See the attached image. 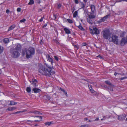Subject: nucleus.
<instances>
[{
    "label": "nucleus",
    "instance_id": "9d476101",
    "mask_svg": "<svg viewBox=\"0 0 127 127\" xmlns=\"http://www.w3.org/2000/svg\"><path fill=\"white\" fill-rule=\"evenodd\" d=\"M46 58L47 59V61L51 63V64H52L53 63V61L52 59L50 57V55L47 54L46 56Z\"/></svg>",
    "mask_w": 127,
    "mask_h": 127
},
{
    "label": "nucleus",
    "instance_id": "c756f323",
    "mask_svg": "<svg viewBox=\"0 0 127 127\" xmlns=\"http://www.w3.org/2000/svg\"><path fill=\"white\" fill-rule=\"evenodd\" d=\"M86 4L84 3H82L80 5L81 7V8H82L84 9V8L86 6Z\"/></svg>",
    "mask_w": 127,
    "mask_h": 127
},
{
    "label": "nucleus",
    "instance_id": "69168bd1",
    "mask_svg": "<svg viewBox=\"0 0 127 127\" xmlns=\"http://www.w3.org/2000/svg\"><path fill=\"white\" fill-rule=\"evenodd\" d=\"M118 74V73H117L116 72H115L114 73V75L115 76H116Z\"/></svg>",
    "mask_w": 127,
    "mask_h": 127
},
{
    "label": "nucleus",
    "instance_id": "7ed1b4c3",
    "mask_svg": "<svg viewBox=\"0 0 127 127\" xmlns=\"http://www.w3.org/2000/svg\"><path fill=\"white\" fill-rule=\"evenodd\" d=\"M108 40L110 42H112L116 45L119 44L118 37L116 35H113L110 38H109Z\"/></svg>",
    "mask_w": 127,
    "mask_h": 127
},
{
    "label": "nucleus",
    "instance_id": "f3484780",
    "mask_svg": "<svg viewBox=\"0 0 127 127\" xmlns=\"http://www.w3.org/2000/svg\"><path fill=\"white\" fill-rule=\"evenodd\" d=\"M16 27L15 25L13 24L8 29V31H9L13 29Z\"/></svg>",
    "mask_w": 127,
    "mask_h": 127
},
{
    "label": "nucleus",
    "instance_id": "72a5a7b5",
    "mask_svg": "<svg viewBox=\"0 0 127 127\" xmlns=\"http://www.w3.org/2000/svg\"><path fill=\"white\" fill-rule=\"evenodd\" d=\"M110 116L109 115H106L105 116H103V118H107L108 119L110 117Z\"/></svg>",
    "mask_w": 127,
    "mask_h": 127
},
{
    "label": "nucleus",
    "instance_id": "8fccbe9b",
    "mask_svg": "<svg viewBox=\"0 0 127 127\" xmlns=\"http://www.w3.org/2000/svg\"><path fill=\"white\" fill-rule=\"evenodd\" d=\"M61 4H59L58 5L57 8L58 9H59L61 7Z\"/></svg>",
    "mask_w": 127,
    "mask_h": 127
},
{
    "label": "nucleus",
    "instance_id": "603ef678",
    "mask_svg": "<svg viewBox=\"0 0 127 127\" xmlns=\"http://www.w3.org/2000/svg\"><path fill=\"white\" fill-rule=\"evenodd\" d=\"M97 57L99 58L100 59H101L103 58V57L100 56L99 55H98Z\"/></svg>",
    "mask_w": 127,
    "mask_h": 127
},
{
    "label": "nucleus",
    "instance_id": "e2e57ef3",
    "mask_svg": "<svg viewBox=\"0 0 127 127\" xmlns=\"http://www.w3.org/2000/svg\"><path fill=\"white\" fill-rule=\"evenodd\" d=\"M58 101H59V100H57V104L58 105H61V103L60 102H58Z\"/></svg>",
    "mask_w": 127,
    "mask_h": 127
},
{
    "label": "nucleus",
    "instance_id": "ea45409f",
    "mask_svg": "<svg viewBox=\"0 0 127 127\" xmlns=\"http://www.w3.org/2000/svg\"><path fill=\"white\" fill-rule=\"evenodd\" d=\"M32 84H33V86L34 87H35L36 86V83L33 82H31Z\"/></svg>",
    "mask_w": 127,
    "mask_h": 127
},
{
    "label": "nucleus",
    "instance_id": "9b49d317",
    "mask_svg": "<svg viewBox=\"0 0 127 127\" xmlns=\"http://www.w3.org/2000/svg\"><path fill=\"white\" fill-rule=\"evenodd\" d=\"M21 48V45L19 44H18L16 45L14 50L15 51H19Z\"/></svg>",
    "mask_w": 127,
    "mask_h": 127
},
{
    "label": "nucleus",
    "instance_id": "c9c22d12",
    "mask_svg": "<svg viewBox=\"0 0 127 127\" xmlns=\"http://www.w3.org/2000/svg\"><path fill=\"white\" fill-rule=\"evenodd\" d=\"M89 126V125H82L79 127H88Z\"/></svg>",
    "mask_w": 127,
    "mask_h": 127
},
{
    "label": "nucleus",
    "instance_id": "cd10ccee",
    "mask_svg": "<svg viewBox=\"0 0 127 127\" xmlns=\"http://www.w3.org/2000/svg\"><path fill=\"white\" fill-rule=\"evenodd\" d=\"M109 16V15H107L103 17L102 18L103 19L104 21L105 20H106L108 18V17Z\"/></svg>",
    "mask_w": 127,
    "mask_h": 127
},
{
    "label": "nucleus",
    "instance_id": "f03ea898",
    "mask_svg": "<svg viewBox=\"0 0 127 127\" xmlns=\"http://www.w3.org/2000/svg\"><path fill=\"white\" fill-rule=\"evenodd\" d=\"M35 53L34 48L32 47H29L28 48H24L22 50V54L23 56L26 55L27 59L31 58L32 56Z\"/></svg>",
    "mask_w": 127,
    "mask_h": 127
},
{
    "label": "nucleus",
    "instance_id": "5fc2aeb1",
    "mask_svg": "<svg viewBox=\"0 0 127 127\" xmlns=\"http://www.w3.org/2000/svg\"><path fill=\"white\" fill-rule=\"evenodd\" d=\"M41 119H40V120H35L34 121H34V122H40L41 121Z\"/></svg>",
    "mask_w": 127,
    "mask_h": 127
},
{
    "label": "nucleus",
    "instance_id": "a878e982",
    "mask_svg": "<svg viewBox=\"0 0 127 127\" xmlns=\"http://www.w3.org/2000/svg\"><path fill=\"white\" fill-rule=\"evenodd\" d=\"M9 39L8 38H4L3 40V41L4 43H7L9 42Z\"/></svg>",
    "mask_w": 127,
    "mask_h": 127
},
{
    "label": "nucleus",
    "instance_id": "bb28decb",
    "mask_svg": "<svg viewBox=\"0 0 127 127\" xmlns=\"http://www.w3.org/2000/svg\"><path fill=\"white\" fill-rule=\"evenodd\" d=\"M34 3V1L33 0H30L28 3V5H31L33 4Z\"/></svg>",
    "mask_w": 127,
    "mask_h": 127
},
{
    "label": "nucleus",
    "instance_id": "a19ab883",
    "mask_svg": "<svg viewBox=\"0 0 127 127\" xmlns=\"http://www.w3.org/2000/svg\"><path fill=\"white\" fill-rule=\"evenodd\" d=\"M44 18V16H43V17H41V18L40 19H39V22H42L43 20V18Z\"/></svg>",
    "mask_w": 127,
    "mask_h": 127
},
{
    "label": "nucleus",
    "instance_id": "b1692460",
    "mask_svg": "<svg viewBox=\"0 0 127 127\" xmlns=\"http://www.w3.org/2000/svg\"><path fill=\"white\" fill-rule=\"evenodd\" d=\"M53 122H46L45 123V125L46 126H50L53 123Z\"/></svg>",
    "mask_w": 127,
    "mask_h": 127
},
{
    "label": "nucleus",
    "instance_id": "c03bdc74",
    "mask_svg": "<svg viewBox=\"0 0 127 127\" xmlns=\"http://www.w3.org/2000/svg\"><path fill=\"white\" fill-rule=\"evenodd\" d=\"M127 78V77H122L121 78H120L119 79V80H123L125 79H126Z\"/></svg>",
    "mask_w": 127,
    "mask_h": 127
},
{
    "label": "nucleus",
    "instance_id": "09e8293b",
    "mask_svg": "<svg viewBox=\"0 0 127 127\" xmlns=\"http://www.w3.org/2000/svg\"><path fill=\"white\" fill-rule=\"evenodd\" d=\"M17 11L18 12H20L21 11V8L20 7L17 8Z\"/></svg>",
    "mask_w": 127,
    "mask_h": 127
},
{
    "label": "nucleus",
    "instance_id": "e433bc0d",
    "mask_svg": "<svg viewBox=\"0 0 127 127\" xmlns=\"http://www.w3.org/2000/svg\"><path fill=\"white\" fill-rule=\"evenodd\" d=\"M91 92L93 94H95L96 92L94 91V90L92 89L90 90Z\"/></svg>",
    "mask_w": 127,
    "mask_h": 127
},
{
    "label": "nucleus",
    "instance_id": "c85d7f7f",
    "mask_svg": "<svg viewBox=\"0 0 127 127\" xmlns=\"http://www.w3.org/2000/svg\"><path fill=\"white\" fill-rule=\"evenodd\" d=\"M78 14V12L77 11H75L74 13L73 14V17L75 18L76 17Z\"/></svg>",
    "mask_w": 127,
    "mask_h": 127
},
{
    "label": "nucleus",
    "instance_id": "13d9d810",
    "mask_svg": "<svg viewBox=\"0 0 127 127\" xmlns=\"http://www.w3.org/2000/svg\"><path fill=\"white\" fill-rule=\"evenodd\" d=\"M47 26V24L46 23L44 25L42 26L43 28H44Z\"/></svg>",
    "mask_w": 127,
    "mask_h": 127
},
{
    "label": "nucleus",
    "instance_id": "4c0bfd02",
    "mask_svg": "<svg viewBox=\"0 0 127 127\" xmlns=\"http://www.w3.org/2000/svg\"><path fill=\"white\" fill-rule=\"evenodd\" d=\"M26 21V20L25 19H23L22 20H20V23H23L25 22Z\"/></svg>",
    "mask_w": 127,
    "mask_h": 127
},
{
    "label": "nucleus",
    "instance_id": "338daca9",
    "mask_svg": "<svg viewBox=\"0 0 127 127\" xmlns=\"http://www.w3.org/2000/svg\"><path fill=\"white\" fill-rule=\"evenodd\" d=\"M84 120L85 121H86L88 120L87 118H84Z\"/></svg>",
    "mask_w": 127,
    "mask_h": 127
},
{
    "label": "nucleus",
    "instance_id": "49530a36",
    "mask_svg": "<svg viewBox=\"0 0 127 127\" xmlns=\"http://www.w3.org/2000/svg\"><path fill=\"white\" fill-rule=\"evenodd\" d=\"M88 86L90 90L93 89L92 86L91 85H89Z\"/></svg>",
    "mask_w": 127,
    "mask_h": 127
},
{
    "label": "nucleus",
    "instance_id": "58836bf2",
    "mask_svg": "<svg viewBox=\"0 0 127 127\" xmlns=\"http://www.w3.org/2000/svg\"><path fill=\"white\" fill-rule=\"evenodd\" d=\"M94 13V11L92 12H92H89V14L88 15H93Z\"/></svg>",
    "mask_w": 127,
    "mask_h": 127
},
{
    "label": "nucleus",
    "instance_id": "20e7f679",
    "mask_svg": "<svg viewBox=\"0 0 127 127\" xmlns=\"http://www.w3.org/2000/svg\"><path fill=\"white\" fill-rule=\"evenodd\" d=\"M110 33L109 29L105 30L103 32V37L104 39H108L110 37Z\"/></svg>",
    "mask_w": 127,
    "mask_h": 127
},
{
    "label": "nucleus",
    "instance_id": "473e14b6",
    "mask_svg": "<svg viewBox=\"0 0 127 127\" xmlns=\"http://www.w3.org/2000/svg\"><path fill=\"white\" fill-rule=\"evenodd\" d=\"M26 91L28 93H29L31 91L30 88L29 87H27L26 89Z\"/></svg>",
    "mask_w": 127,
    "mask_h": 127
},
{
    "label": "nucleus",
    "instance_id": "6e6d98bb",
    "mask_svg": "<svg viewBox=\"0 0 127 127\" xmlns=\"http://www.w3.org/2000/svg\"><path fill=\"white\" fill-rule=\"evenodd\" d=\"M74 1L75 2L76 4H78L79 3L78 0H74Z\"/></svg>",
    "mask_w": 127,
    "mask_h": 127
},
{
    "label": "nucleus",
    "instance_id": "79ce46f5",
    "mask_svg": "<svg viewBox=\"0 0 127 127\" xmlns=\"http://www.w3.org/2000/svg\"><path fill=\"white\" fill-rule=\"evenodd\" d=\"M31 117H39V119H42V117L40 116H35L33 117V116H31Z\"/></svg>",
    "mask_w": 127,
    "mask_h": 127
},
{
    "label": "nucleus",
    "instance_id": "f8f14e48",
    "mask_svg": "<svg viewBox=\"0 0 127 127\" xmlns=\"http://www.w3.org/2000/svg\"><path fill=\"white\" fill-rule=\"evenodd\" d=\"M114 87V86L113 85V86L112 87L110 86H108V88L107 89V90L109 92V91L113 92V88Z\"/></svg>",
    "mask_w": 127,
    "mask_h": 127
},
{
    "label": "nucleus",
    "instance_id": "a18cd8bd",
    "mask_svg": "<svg viewBox=\"0 0 127 127\" xmlns=\"http://www.w3.org/2000/svg\"><path fill=\"white\" fill-rule=\"evenodd\" d=\"M122 1H126L127 2V0H119L118 1H117L116 2H120Z\"/></svg>",
    "mask_w": 127,
    "mask_h": 127
},
{
    "label": "nucleus",
    "instance_id": "de8ad7c7",
    "mask_svg": "<svg viewBox=\"0 0 127 127\" xmlns=\"http://www.w3.org/2000/svg\"><path fill=\"white\" fill-rule=\"evenodd\" d=\"M102 22L101 19L99 20L97 22V23L100 24Z\"/></svg>",
    "mask_w": 127,
    "mask_h": 127
},
{
    "label": "nucleus",
    "instance_id": "0eeeda50",
    "mask_svg": "<svg viewBox=\"0 0 127 127\" xmlns=\"http://www.w3.org/2000/svg\"><path fill=\"white\" fill-rule=\"evenodd\" d=\"M12 54L13 57L17 58L19 56L20 54L19 51L14 50V51L12 53Z\"/></svg>",
    "mask_w": 127,
    "mask_h": 127
},
{
    "label": "nucleus",
    "instance_id": "f257e3e1",
    "mask_svg": "<svg viewBox=\"0 0 127 127\" xmlns=\"http://www.w3.org/2000/svg\"><path fill=\"white\" fill-rule=\"evenodd\" d=\"M45 64L48 68V69L44 67L41 64L39 65V68L38 70L40 73L44 75L50 76V75H52L53 74L55 73V72L52 70V68L50 66L46 63Z\"/></svg>",
    "mask_w": 127,
    "mask_h": 127
},
{
    "label": "nucleus",
    "instance_id": "1a4fd4ad",
    "mask_svg": "<svg viewBox=\"0 0 127 127\" xmlns=\"http://www.w3.org/2000/svg\"><path fill=\"white\" fill-rule=\"evenodd\" d=\"M126 115L125 114H123L122 115H119L118 116V119L119 120L121 121L124 120L126 118Z\"/></svg>",
    "mask_w": 127,
    "mask_h": 127
},
{
    "label": "nucleus",
    "instance_id": "680f3d73",
    "mask_svg": "<svg viewBox=\"0 0 127 127\" xmlns=\"http://www.w3.org/2000/svg\"><path fill=\"white\" fill-rule=\"evenodd\" d=\"M99 120V118H96L94 120V121H98Z\"/></svg>",
    "mask_w": 127,
    "mask_h": 127
},
{
    "label": "nucleus",
    "instance_id": "423d86ee",
    "mask_svg": "<svg viewBox=\"0 0 127 127\" xmlns=\"http://www.w3.org/2000/svg\"><path fill=\"white\" fill-rule=\"evenodd\" d=\"M127 43V39L125 37H123L120 41V45L122 46H123Z\"/></svg>",
    "mask_w": 127,
    "mask_h": 127
},
{
    "label": "nucleus",
    "instance_id": "aec40b11",
    "mask_svg": "<svg viewBox=\"0 0 127 127\" xmlns=\"http://www.w3.org/2000/svg\"><path fill=\"white\" fill-rule=\"evenodd\" d=\"M90 8L91 11L92 12H94V11L95 9V6L94 5L92 4L91 5Z\"/></svg>",
    "mask_w": 127,
    "mask_h": 127
},
{
    "label": "nucleus",
    "instance_id": "3c124183",
    "mask_svg": "<svg viewBox=\"0 0 127 127\" xmlns=\"http://www.w3.org/2000/svg\"><path fill=\"white\" fill-rule=\"evenodd\" d=\"M104 88V89L105 90H107V88H108V86H106L105 85L103 87Z\"/></svg>",
    "mask_w": 127,
    "mask_h": 127
},
{
    "label": "nucleus",
    "instance_id": "412c9836",
    "mask_svg": "<svg viewBox=\"0 0 127 127\" xmlns=\"http://www.w3.org/2000/svg\"><path fill=\"white\" fill-rule=\"evenodd\" d=\"M16 109V107H9L7 109V110L9 111H11L13 110H15Z\"/></svg>",
    "mask_w": 127,
    "mask_h": 127
},
{
    "label": "nucleus",
    "instance_id": "4be33fe9",
    "mask_svg": "<svg viewBox=\"0 0 127 127\" xmlns=\"http://www.w3.org/2000/svg\"><path fill=\"white\" fill-rule=\"evenodd\" d=\"M10 103L8 104V105H16L17 104V103L15 102L14 101H10Z\"/></svg>",
    "mask_w": 127,
    "mask_h": 127
},
{
    "label": "nucleus",
    "instance_id": "052dcab7",
    "mask_svg": "<svg viewBox=\"0 0 127 127\" xmlns=\"http://www.w3.org/2000/svg\"><path fill=\"white\" fill-rule=\"evenodd\" d=\"M21 112V111H17L16 112H15V113H14V114H17V113H20Z\"/></svg>",
    "mask_w": 127,
    "mask_h": 127
},
{
    "label": "nucleus",
    "instance_id": "39448f33",
    "mask_svg": "<svg viewBox=\"0 0 127 127\" xmlns=\"http://www.w3.org/2000/svg\"><path fill=\"white\" fill-rule=\"evenodd\" d=\"M95 15H88L87 17V22L90 24H92L93 22L92 19L95 18Z\"/></svg>",
    "mask_w": 127,
    "mask_h": 127
},
{
    "label": "nucleus",
    "instance_id": "6e6552de",
    "mask_svg": "<svg viewBox=\"0 0 127 127\" xmlns=\"http://www.w3.org/2000/svg\"><path fill=\"white\" fill-rule=\"evenodd\" d=\"M92 33L93 34H99L100 33V31L96 28H94L92 30Z\"/></svg>",
    "mask_w": 127,
    "mask_h": 127
},
{
    "label": "nucleus",
    "instance_id": "774afa93",
    "mask_svg": "<svg viewBox=\"0 0 127 127\" xmlns=\"http://www.w3.org/2000/svg\"><path fill=\"white\" fill-rule=\"evenodd\" d=\"M59 60V58L56 56V61H58Z\"/></svg>",
    "mask_w": 127,
    "mask_h": 127
},
{
    "label": "nucleus",
    "instance_id": "864d4df0",
    "mask_svg": "<svg viewBox=\"0 0 127 127\" xmlns=\"http://www.w3.org/2000/svg\"><path fill=\"white\" fill-rule=\"evenodd\" d=\"M84 12L85 14H86L87 13V10H86L85 9H84Z\"/></svg>",
    "mask_w": 127,
    "mask_h": 127
},
{
    "label": "nucleus",
    "instance_id": "2f4dec72",
    "mask_svg": "<svg viewBox=\"0 0 127 127\" xmlns=\"http://www.w3.org/2000/svg\"><path fill=\"white\" fill-rule=\"evenodd\" d=\"M3 48L2 46H0V54L3 52Z\"/></svg>",
    "mask_w": 127,
    "mask_h": 127
},
{
    "label": "nucleus",
    "instance_id": "4d7b16f0",
    "mask_svg": "<svg viewBox=\"0 0 127 127\" xmlns=\"http://www.w3.org/2000/svg\"><path fill=\"white\" fill-rule=\"evenodd\" d=\"M82 46H85L87 44L85 43H83L82 44Z\"/></svg>",
    "mask_w": 127,
    "mask_h": 127
},
{
    "label": "nucleus",
    "instance_id": "0e129e2a",
    "mask_svg": "<svg viewBox=\"0 0 127 127\" xmlns=\"http://www.w3.org/2000/svg\"><path fill=\"white\" fill-rule=\"evenodd\" d=\"M32 80V82H37V81L36 80H35V79H33Z\"/></svg>",
    "mask_w": 127,
    "mask_h": 127
},
{
    "label": "nucleus",
    "instance_id": "a211bd4d",
    "mask_svg": "<svg viewBox=\"0 0 127 127\" xmlns=\"http://www.w3.org/2000/svg\"><path fill=\"white\" fill-rule=\"evenodd\" d=\"M126 32L125 31H122L121 32L120 34V36L121 37H124L125 36V34Z\"/></svg>",
    "mask_w": 127,
    "mask_h": 127
},
{
    "label": "nucleus",
    "instance_id": "ddd939ff",
    "mask_svg": "<svg viewBox=\"0 0 127 127\" xmlns=\"http://www.w3.org/2000/svg\"><path fill=\"white\" fill-rule=\"evenodd\" d=\"M31 113L36 114H38L40 115H42V114L38 111H32L31 112Z\"/></svg>",
    "mask_w": 127,
    "mask_h": 127
},
{
    "label": "nucleus",
    "instance_id": "bf43d9fd",
    "mask_svg": "<svg viewBox=\"0 0 127 127\" xmlns=\"http://www.w3.org/2000/svg\"><path fill=\"white\" fill-rule=\"evenodd\" d=\"M10 12V11L8 9H7L6 11V13L8 14Z\"/></svg>",
    "mask_w": 127,
    "mask_h": 127
},
{
    "label": "nucleus",
    "instance_id": "2eb2a0df",
    "mask_svg": "<svg viewBox=\"0 0 127 127\" xmlns=\"http://www.w3.org/2000/svg\"><path fill=\"white\" fill-rule=\"evenodd\" d=\"M64 30L65 31V33L67 34H69L70 33V31L69 30L66 28H65L64 29Z\"/></svg>",
    "mask_w": 127,
    "mask_h": 127
},
{
    "label": "nucleus",
    "instance_id": "5701e85b",
    "mask_svg": "<svg viewBox=\"0 0 127 127\" xmlns=\"http://www.w3.org/2000/svg\"><path fill=\"white\" fill-rule=\"evenodd\" d=\"M105 83L108 85L109 86H110L111 87L113 86V85L109 81H106L105 82Z\"/></svg>",
    "mask_w": 127,
    "mask_h": 127
},
{
    "label": "nucleus",
    "instance_id": "7c9ffc66",
    "mask_svg": "<svg viewBox=\"0 0 127 127\" xmlns=\"http://www.w3.org/2000/svg\"><path fill=\"white\" fill-rule=\"evenodd\" d=\"M78 28L82 31H84L85 30L82 27L81 25L78 26Z\"/></svg>",
    "mask_w": 127,
    "mask_h": 127
},
{
    "label": "nucleus",
    "instance_id": "6ab92c4d",
    "mask_svg": "<svg viewBox=\"0 0 127 127\" xmlns=\"http://www.w3.org/2000/svg\"><path fill=\"white\" fill-rule=\"evenodd\" d=\"M34 122V121H33L28 120L26 121L25 123H27L28 124L31 125V124Z\"/></svg>",
    "mask_w": 127,
    "mask_h": 127
},
{
    "label": "nucleus",
    "instance_id": "393cba45",
    "mask_svg": "<svg viewBox=\"0 0 127 127\" xmlns=\"http://www.w3.org/2000/svg\"><path fill=\"white\" fill-rule=\"evenodd\" d=\"M60 89L61 91L63 92L64 94L66 96H67V92L64 89H63L62 88H60Z\"/></svg>",
    "mask_w": 127,
    "mask_h": 127
},
{
    "label": "nucleus",
    "instance_id": "37998d69",
    "mask_svg": "<svg viewBox=\"0 0 127 127\" xmlns=\"http://www.w3.org/2000/svg\"><path fill=\"white\" fill-rule=\"evenodd\" d=\"M74 48L75 49H76V50H78L79 49V47L78 45H74Z\"/></svg>",
    "mask_w": 127,
    "mask_h": 127
},
{
    "label": "nucleus",
    "instance_id": "f704fd0d",
    "mask_svg": "<svg viewBox=\"0 0 127 127\" xmlns=\"http://www.w3.org/2000/svg\"><path fill=\"white\" fill-rule=\"evenodd\" d=\"M67 20L69 23L70 24H71L73 23L71 19H67Z\"/></svg>",
    "mask_w": 127,
    "mask_h": 127
},
{
    "label": "nucleus",
    "instance_id": "dca6fc26",
    "mask_svg": "<svg viewBox=\"0 0 127 127\" xmlns=\"http://www.w3.org/2000/svg\"><path fill=\"white\" fill-rule=\"evenodd\" d=\"M43 98L47 101H49L50 99V98L48 95H45L43 96Z\"/></svg>",
    "mask_w": 127,
    "mask_h": 127
},
{
    "label": "nucleus",
    "instance_id": "4468645a",
    "mask_svg": "<svg viewBox=\"0 0 127 127\" xmlns=\"http://www.w3.org/2000/svg\"><path fill=\"white\" fill-rule=\"evenodd\" d=\"M32 91L35 93H38L41 91L38 88H33L32 89Z\"/></svg>",
    "mask_w": 127,
    "mask_h": 127
}]
</instances>
